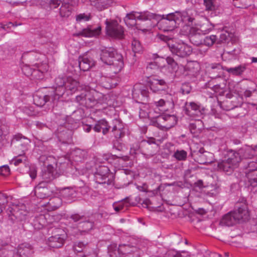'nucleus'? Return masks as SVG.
Here are the masks:
<instances>
[{
    "label": "nucleus",
    "instance_id": "nucleus-63",
    "mask_svg": "<svg viewBox=\"0 0 257 257\" xmlns=\"http://www.w3.org/2000/svg\"><path fill=\"white\" fill-rule=\"evenodd\" d=\"M166 61H167V63L169 65H171L173 68L175 69L177 67V64L174 61V60L173 58H172L171 57H168L166 59Z\"/></svg>",
    "mask_w": 257,
    "mask_h": 257
},
{
    "label": "nucleus",
    "instance_id": "nucleus-44",
    "mask_svg": "<svg viewBox=\"0 0 257 257\" xmlns=\"http://www.w3.org/2000/svg\"><path fill=\"white\" fill-rule=\"evenodd\" d=\"M216 39V38L215 35L207 36L203 40V44L207 46H211L214 44Z\"/></svg>",
    "mask_w": 257,
    "mask_h": 257
},
{
    "label": "nucleus",
    "instance_id": "nucleus-14",
    "mask_svg": "<svg viewBox=\"0 0 257 257\" xmlns=\"http://www.w3.org/2000/svg\"><path fill=\"white\" fill-rule=\"evenodd\" d=\"M132 94L133 98L138 101L142 100L143 98L148 97L149 91L146 86L144 84L137 83L134 86Z\"/></svg>",
    "mask_w": 257,
    "mask_h": 257
},
{
    "label": "nucleus",
    "instance_id": "nucleus-39",
    "mask_svg": "<svg viewBox=\"0 0 257 257\" xmlns=\"http://www.w3.org/2000/svg\"><path fill=\"white\" fill-rule=\"evenodd\" d=\"M70 77H66L63 75H60L55 79V84L56 86L66 87V83Z\"/></svg>",
    "mask_w": 257,
    "mask_h": 257
},
{
    "label": "nucleus",
    "instance_id": "nucleus-30",
    "mask_svg": "<svg viewBox=\"0 0 257 257\" xmlns=\"http://www.w3.org/2000/svg\"><path fill=\"white\" fill-rule=\"evenodd\" d=\"M218 167L219 169L226 172H230L236 168L230 162H228L227 160L219 162L218 164Z\"/></svg>",
    "mask_w": 257,
    "mask_h": 257
},
{
    "label": "nucleus",
    "instance_id": "nucleus-7",
    "mask_svg": "<svg viewBox=\"0 0 257 257\" xmlns=\"http://www.w3.org/2000/svg\"><path fill=\"white\" fill-rule=\"evenodd\" d=\"M107 34L112 38L121 39L123 38L124 31L123 28L116 21H105Z\"/></svg>",
    "mask_w": 257,
    "mask_h": 257
},
{
    "label": "nucleus",
    "instance_id": "nucleus-45",
    "mask_svg": "<svg viewBox=\"0 0 257 257\" xmlns=\"http://www.w3.org/2000/svg\"><path fill=\"white\" fill-rule=\"evenodd\" d=\"M132 49L134 53H139L142 51V47L140 42L136 39L133 40L132 43Z\"/></svg>",
    "mask_w": 257,
    "mask_h": 257
},
{
    "label": "nucleus",
    "instance_id": "nucleus-55",
    "mask_svg": "<svg viewBox=\"0 0 257 257\" xmlns=\"http://www.w3.org/2000/svg\"><path fill=\"white\" fill-rule=\"evenodd\" d=\"M24 154H22V156H20L18 155V157L12 160L11 163L14 164L15 166H17L21 163L23 160H25V157L23 156Z\"/></svg>",
    "mask_w": 257,
    "mask_h": 257
},
{
    "label": "nucleus",
    "instance_id": "nucleus-1",
    "mask_svg": "<svg viewBox=\"0 0 257 257\" xmlns=\"http://www.w3.org/2000/svg\"><path fill=\"white\" fill-rule=\"evenodd\" d=\"M66 89L71 93L76 91H83L76 96V99L80 104L87 107L94 106L101 96V94L98 92L93 89L90 90L88 86L80 85L78 82L71 77L68 79L66 83Z\"/></svg>",
    "mask_w": 257,
    "mask_h": 257
},
{
    "label": "nucleus",
    "instance_id": "nucleus-21",
    "mask_svg": "<svg viewBox=\"0 0 257 257\" xmlns=\"http://www.w3.org/2000/svg\"><path fill=\"white\" fill-rule=\"evenodd\" d=\"M233 213L235 216L237 217L238 222L244 221L249 219V213L247 207L245 205L239 207L237 210L233 211Z\"/></svg>",
    "mask_w": 257,
    "mask_h": 257
},
{
    "label": "nucleus",
    "instance_id": "nucleus-9",
    "mask_svg": "<svg viewBox=\"0 0 257 257\" xmlns=\"http://www.w3.org/2000/svg\"><path fill=\"white\" fill-rule=\"evenodd\" d=\"M208 32L199 28L198 26L191 27L189 29V37L190 42L196 46L203 44V35Z\"/></svg>",
    "mask_w": 257,
    "mask_h": 257
},
{
    "label": "nucleus",
    "instance_id": "nucleus-41",
    "mask_svg": "<svg viewBox=\"0 0 257 257\" xmlns=\"http://www.w3.org/2000/svg\"><path fill=\"white\" fill-rule=\"evenodd\" d=\"M65 90H66V87L56 86L54 94L53 96V99L58 100L61 96L63 95Z\"/></svg>",
    "mask_w": 257,
    "mask_h": 257
},
{
    "label": "nucleus",
    "instance_id": "nucleus-11",
    "mask_svg": "<svg viewBox=\"0 0 257 257\" xmlns=\"http://www.w3.org/2000/svg\"><path fill=\"white\" fill-rule=\"evenodd\" d=\"M13 143L16 145V154L21 156L22 154H24V152L28 149L30 140L20 135H17L13 139Z\"/></svg>",
    "mask_w": 257,
    "mask_h": 257
},
{
    "label": "nucleus",
    "instance_id": "nucleus-25",
    "mask_svg": "<svg viewBox=\"0 0 257 257\" xmlns=\"http://www.w3.org/2000/svg\"><path fill=\"white\" fill-rule=\"evenodd\" d=\"M49 191L45 186L44 182L40 183L35 189L36 196L40 198H44L49 195Z\"/></svg>",
    "mask_w": 257,
    "mask_h": 257
},
{
    "label": "nucleus",
    "instance_id": "nucleus-47",
    "mask_svg": "<svg viewBox=\"0 0 257 257\" xmlns=\"http://www.w3.org/2000/svg\"><path fill=\"white\" fill-rule=\"evenodd\" d=\"M109 171V170L107 167L101 166L97 170V175L102 176L103 178H105L107 177Z\"/></svg>",
    "mask_w": 257,
    "mask_h": 257
},
{
    "label": "nucleus",
    "instance_id": "nucleus-62",
    "mask_svg": "<svg viewBox=\"0 0 257 257\" xmlns=\"http://www.w3.org/2000/svg\"><path fill=\"white\" fill-rule=\"evenodd\" d=\"M61 4V1L59 0H51L50 2V6L54 9L57 8Z\"/></svg>",
    "mask_w": 257,
    "mask_h": 257
},
{
    "label": "nucleus",
    "instance_id": "nucleus-35",
    "mask_svg": "<svg viewBox=\"0 0 257 257\" xmlns=\"http://www.w3.org/2000/svg\"><path fill=\"white\" fill-rule=\"evenodd\" d=\"M203 127V125L202 121L198 119L195 121L194 123L190 124V131L192 134H195L199 133Z\"/></svg>",
    "mask_w": 257,
    "mask_h": 257
},
{
    "label": "nucleus",
    "instance_id": "nucleus-59",
    "mask_svg": "<svg viewBox=\"0 0 257 257\" xmlns=\"http://www.w3.org/2000/svg\"><path fill=\"white\" fill-rule=\"evenodd\" d=\"M7 202V197L3 194H0V213L3 210V205H4Z\"/></svg>",
    "mask_w": 257,
    "mask_h": 257
},
{
    "label": "nucleus",
    "instance_id": "nucleus-17",
    "mask_svg": "<svg viewBox=\"0 0 257 257\" xmlns=\"http://www.w3.org/2000/svg\"><path fill=\"white\" fill-rule=\"evenodd\" d=\"M156 104L157 107H160L161 111H167L173 107V97L171 95H169L166 99H160L156 102Z\"/></svg>",
    "mask_w": 257,
    "mask_h": 257
},
{
    "label": "nucleus",
    "instance_id": "nucleus-37",
    "mask_svg": "<svg viewBox=\"0 0 257 257\" xmlns=\"http://www.w3.org/2000/svg\"><path fill=\"white\" fill-rule=\"evenodd\" d=\"M60 194L64 198L68 200L73 198V196L75 194V191L69 188H64L60 191Z\"/></svg>",
    "mask_w": 257,
    "mask_h": 257
},
{
    "label": "nucleus",
    "instance_id": "nucleus-4",
    "mask_svg": "<svg viewBox=\"0 0 257 257\" xmlns=\"http://www.w3.org/2000/svg\"><path fill=\"white\" fill-rule=\"evenodd\" d=\"M159 38L164 41L167 42L172 53L179 57H185L192 53V50L191 47L184 43L171 44L170 41L171 38L163 35H160Z\"/></svg>",
    "mask_w": 257,
    "mask_h": 257
},
{
    "label": "nucleus",
    "instance_id": "nucleus-13",
    "mask_svg": "<svg viewBox=\"0 0 257 257\" xmlns=\"http://www.w3.org/2000/svg\"><path fill=\"white\" fill-rule=\"evenodd\" d=\"M185 111L191 117H201L205 112V109L201 108L194 102L186 103Z\"/></svg>",
    "mask_w": 257,
    "mask_h": 257
},
{
    "label": "nucleus",
    "instance_id": "nucleus-6",
    "mask_svg": "<svg viewBox=\"0 0 257 257\" xmlns=\"http://www.w3.org/2000/svg\"><path fill=\"white\" fill-rule=\"evenodd\" d=\"M11 219L14 221L16 219L22 221L25 219L28 212L26 206L23 204L12 205L7 210Z\"/></svg>",
    "mask_w": 257,
    "mask_h": 257
},
{
    "label": "nucleus",
    "instance_id": "nucleus-46",
    "mask_svg": "<svg viewBox=\"0 0 257 257\" xmlns=\"http://www.w3.org/2000/svg\"><path fill=\"white\" fill-rule=\"evenodd\" d=\"M129 203V199L128 198H126L121 202H119L117 206H114V209L116 212L122 209L124 206L126 207L128 206V203Z\"/></svg>",
    "mask_w": 257,
    "mask_h": 257
},
{
    "label": "nucleus",
    "instance_id": "nucleus-19",
    "mask_svg": "<svg viewBox=\"0 0 257 257\" xmlns=\"http://www.w3.org/2000/svg\"><path fill=\"white\" fill-rule=\"evenodd\" d=\"M116 54L117 53L113 48L105 49L102 50L100 58L104 63L110 64L111 61L114 59Z\"/></svg>",
    "mask_w": 257,
    "mask_h": 257
},
{
    "label": "nucleus",
    "instance_id": "nucleus-50",
    "mask_svg": "<svg viewBox=\"0 0 257 257\" xmlns=\"http://www.w3.org/2000/svg\"><path fill=\"white\" fill-rule=\"evenodd\" d=\"M174 157L178 160H184L187 157V153L184 151H177L174 154Z\"/></svg>",
    "mask_w": 257,
    "mask_h": 257
},
{
    "label": "nucleus",
    "instance_id": "nucleus-12",
    "mask_svg": "<svg viewBox=\"0 0 257 257\" xmlns=\"http://www.w3.org/2000/svg\"><path fill=\"white\" fill-rule=\"evenodd\" d=\"M256 163L250 162L246 169L245 174L247 179L248 186L255 187L257 186V169Z\"/></svg>",
    "mask_w": 257,
    "mask_h": 257
},
{
    "label": "nucleus",
    "instance_id": "nucleus-64",
    "mask_svg": "<svg viewBox=\"0 0 257 257\" xmlns=\"http://www.w3.org/2000/svg\"><path fill=\"white\" fill-rule=\"evenodd\" d=\"M150 204H151V201L149 199H145L142 203V205L144 207H146L148 209H150L149 206Z\"/></svg>",
    "mask_w": 257,
    "mask_h": 257
},
{
    "label": "nucleus",
    "instance_id": "nucleus-60",
    "mask_svg": "<svg viewBox=\"0 0 257 257\" xmlns=\"http://www.w3.org/2000/svg\"><path fill=\"white\" fill-rule=\"evenodd\" d=\"M89 20V16L85 15L84 14H79L76 16V20L79 22L81 21H87Z\"/></svg>",
    "mask_w": 257,
    "mask_h": 257
},
{
    "label": "nucleus",
    "instance_id": "nucleus-27",
    "mask_svg": "<svg viewBox=\"0 0 257 257\" xmlns=\"http://www.w3.org/2000/svg\"><path fill=\"white\" fill-rule=\"evenodd\" d=\"M72 13V7L68 2H64L62 4L60 9V15L61 17L67 18Z\"/></svg>",
    "mask_w": 257,
    "mask_h": 257
},
{
    "label": "nucleus",
    "instance_id": "nucleus-28",
    "mask_svg": "<svg viewBox=\"0 0 257 257\" xmlns=\"http://www.w3.org/2000/svg\"><path fill=\"white\" fill-rule=\"evenodd\" d=\"M61 205V199L58 197H54L50 200L46 205V207L48 210L53 211L59 208Z\"/></svg>",
    "mask_w": 257,
    "mask_h": 257
},
{
    "label": "nucleus",
    "instance_id": "nucleus-36",
    "mask_svg": "<svg viewBox=\"0 0 257 257\" xmlns=\"http://www.w3.org/2000/svg\"><path fill=\"white\" fill-rule=\"evenodd\" d=\"M122 125L118 122L117 125H115L113 128L112 131L114 132V135L116 138H120L124 135V129L122 127Z\"/></svg>",
    "mask_w": 257,
    "mask_h": 257
},
{
    "label": "nucleus",
    "instance_id": "nucleus-34",
    "mask_svg": "<svg viewBox=\"0 0 257 257\" xmlns=\"http://www.w3.org/2000/svg\"><path fill=\"white\" fill-rule=\"evenodd\" d=\"M136 250V248L134 246H131L130 245H120L118 248L117 252L119 254H128L132 252H134Z\"/></svg>",
    "mask_w": 257,
    "mask_h": 257
},
{
    "label": "nucleus",
    "instance_id": "nucleus-10",
    "mask_svg": "<svg viewBox=\"0 0 257 257\" xmlns=\"http://www.w3.org/2000/svg\"><path fill=\"white\" fill-rule=\"evenodd\" d=\"M71 218L75 222L80 221L78 224V229L81 232H88L91 230L94 226V222L89 219H86L83 216L78 214H74Z\"/></svg>",
    "mask_w": 257,
    "mask_h": 257
},
{
    "label": "nucleus",
    "instance_id": "nucleus-48",
    "mask_svg": "<svg viewBox=\"0 0 257 257\" xmlns=\"http://www.w3.org/2000/svg\"><path fill=\"white\" fill-rule=\"evenodd\" d=\"M186 68L188 69L189 71L195 73L198 71L199 65L196 62H190L187 64Z\"/></svg>",
    "mask_w": 257,
    "mask_h": 257
},
{
    "label": "nucleus",
    "instance_id": "nucleus-5",
    "mask_svg": "<svg viewBox=\"0 0 257 257\" xmlns=\"http://www.w3.org/2000/svg\"><path fill=\"white\" fill-rule=\"evenodd\" d=\"M177 122V118L173 115L163 114L158 116L153 121L154 124L162 130L167 131L173 127Z\"/></svg>",
    "mask_w": 257,
    "mask_h": 257
},
{
    "label": "nucleus",
    "instance_id": "nucleus-26",
    "mask_svg": "<svg viewBox=\"0 0 257 257\" xmlns=\"http://www.w3.org/2000/svg\"><path fill=\"white\" fill-rule=\"evenodd\" d=\"M165 86V82L163 80L153 79L150 81V88L154 92L163 90Z\"/></svg>",
    "mask_w": 257,
    "mask_h": 257
},
{
    "label": "nucleus",
    "instance_id": "nucleus-16",
    "mask_svg": "<svg viewBox=\"0 0 257 257\" xmlns=\"http://www.w3.org/2000/svg\"><path fill=\"white\" fill-rule=\"evenodd\" d=\"M111 71L113 73L116 74L119 73L123 66V62L122 61V56L119 54H116L114 60H112L110 64Z\"/></svg>",
    "mask_w": 257,
    "mask_h": 257
},
{
    "label": "nucleus",
    "instance_id": "nucleus-51",
    "mask_svg": "<svg viewBox=\"0 0 257 257\" xmlns=\"http://www.w3.org/2000/svg\"><path fill=\"white\" fill-rule=\"evenodd\" d=\"M82 156V151L79 149H77L73 151L71 153L72 158L75 161H78Z\"/></svg>",
    "mask_w": 257,
    "mask_h": 257
},
{
    "label": "nucleus",
    "instance_id": "nucleus-56",
    "mask_svg": "<svg viewBox=\"0 0 257 257\" xmlns=\"http://www.w3.org/2000/svg\"><path fill=\"white\" fill-rule=\"evenodd\" d=\"M22 70L23 72L27 76L34 75L36 76V74L34 73V71H32L31 69L30 68L29 66L26 65L22 67Z\"/></svg>",
    "mask_w": 257,
    "mask_h": 257
},
{
    "label": "nucleus",
    "instance_id": "nucleus-58",
    "mask_svg": "<svg viewBox=\"0 0 257 257\" xmlns=\"http://www.w3.org/2000/svg\"><path fill=\"white\" fill-rule=\"evenodd\" d=\"M204 4L207 10L211 11L214 9L212 0H204Z\"/></svg>",
    "mask_w": 257,
    "mask_h": 257
},
{
    "label": "nucleus",
    "instance_id": "nucleus-52",
    "mask_svg": "<svg viewBox=\"0 0 257 257\" xmlns=\"http://www.w3.org/2000/svg\"><path fill=\"white\" fill-rule=\"evenodd\" d=\"M93 5L98 11H101L106 9L103 1H96V2H94Z\"/></svg>",
    "mask_w": 257,
    "mask_h": 257
},
{
    "label": "nucleus",
    "instance_id": "nucleus-20",
    "mask_svg": "<svg viewBox=\"0 0 257 257\" xmlns=\"http://www.w3.org/2000/svg\"><path fill=\"white\" fill-rule=\"evenodd\" d=\"M94 65L95 62L91 58H89L86 56H83L79 58V66L82 71H87L94 66Z\"/></svg>",
    "mask_w": 257,
    "mask_h": 257
},
{
    "label": "nucleus",
    "instance_id": "nucleus-42",
    "mask_svg": "<svg viewBox=\"0 0 257 257\" xmlns=\"http://www.w3.org/2000/svg\"><path fill=\"white\" fill-rule=\"evenodd\" d=\"M214 69H216V75L214 76L215 77H219L222 73V67L221 65L219 63L217 64H212L208 71L211 73H214L213 70Z\"/></svg>",
    "mask_w": 257,
    "mask_h": 257
},
{
    "label": "nucleus",
    "instance_id": "nucleus-32",
    "mask_svg": "<svg viewBox=\"0 0 257 257\" xmlns=\"http://www.w3.org/2000/svg\"><path fill=\"white\" fill-rule=\"evenodd\" d=\"M94 130L97 132H100L101 130L103 134H105L108 130L107 122L104 120L99 121L95 125Z\"/></svg>",
    "mask_w": 257,
    "mask_h": 257
},
{
    "label": "nucleus",
    "instance_id": "nucleus-38",
    "mask_svg": "<svg viewBox=\"0 0 257 257\" xmlns=\"http://www.w3.org/2000/svg\"><path fill=\"white\" fill-rule=\"evenodd\" d=\"M225 70L233 75H239L244 71L245 67L240 65L234 68H225Z\"/></svg>",
    "mask_w": 257,
    "mask_h": 257
},
{
    "label": "nucleus",
    "instance_id": "nucleus-3",
    "mask_svg": "<svg viewBox=\"0 0 257 257\" xmlns=\"http://www.w3.org/2000/svg\"><path fill=\"white\" fill-rule=\"evenodd\" d=\"M193 19L190 17L188 14L184 12H176L170 13L163 18L157 23V26L163 31H170L177 28L182 22H192Z\"/></svg>",
    "mask_w": 257,
    "mask_h": 257
},
{
    "label": "nucleus",
    "instance_id": "nucleus-40",
    "mask_svg": "<svg viewBox=\"0 0 257 257\" xmlns=\"http://www.w3.org/2000/svg\"><path fill=\"white\" fill-rule=\"evenodd\" d=\"M158 68L156 62H151L146 68V73L148 75H153L158 70Z\"/></svg>",
    "mask_w": 257,
    "mask_h": 257
},
{
    "label": "nucleus",
    "instance_id": "nucleus-23",
    "mask_svg": "<svg viewBox=\"0 0 257 257\" xmlns=\"http://www.w3.org/2000/svg\"><path fill=\"white\" fill-rule=\"evenodd\" d=\"M34 66L37 70H34V73L36 75L37 73H40L41 75L37 78L38 79L43 78V74L46 73L49 70V66L47 61H43L42 63H37Z\"/></svg>",
    "mask_w": 257,
    "mask_h": 257
},
{
    "label": "nucleus",
    "instance_id": "nucleus-53",
    "mask_svg": "<svg viewBox=\"0 0 257 257\" xmlns=\"http://www.w3.org/2000/svg\"><path fill=\"white\" fill-rule=\"evenodd\" d=\"M45 217H46V222H47V225L48 224L52 223L54 221H57L60 218L59 216H57L56 217V218H54V217L53 215H52L50 214H45Z\"/></svg>",
    "mask_w": 257,
    "mask_h": 257
},
{
    "label": "nucleus",
    "instance_id": "nucleus-29",
    "mask_svg": "<svg viewBox=\"0 0 257 257\" xmlns=\"http://www.w3.org/2000/svg\"><path fill=\"white\" fill-rule=\"evenodd\" d=\"M50 99L48 95H43L36 94L34 96V102L38 106H43Z\"/></svg>",
    "mask_w": 257,
    "mask_h": 257
},
{
    "label": "nucleus",
    "instance_id": "nucleus-43",
    "mask_svg": "<svg viewBox=\"0 0 257 257\" xmlns=\"http://www.w3.org/2000/svg\"><path fill=\"white\" fill-rule=\"evenodd\" d=\"M101 83L103 86L106 88L109 89L115 86L116 84L112 82V80L110 78H102Z\"/></svg>",
    "mask_w": 257,
    "mask_h": 257
},
{
    "label": "nucleus",
    "instance_id": "nucleus-2",
    "mask_svg": "<svg viewBox=\"0 0 257 257\" xmlns=\"http://www.w3.org/2000/svg\"><path fill=\"white\" fill-rule=\"evenodd\" d=\"M124 21L128 26H136L142 31H148L156 24L155 16L149 13L132 12L126 16Z\"/></svg>",
    "mask_w": 257,
    "mask_h": 257
},
{
    "label": "nucleus",
    "instance_id": "nucleus-8",
    "mask_svg": "<svg viewBox=\"0 0 257 257\" xmlns=\"http://www.w3.org/2000/svg\"><path fill=\"white\" fill-rule=\"evenodd\" d=\"M252 151H253L250 149H247V150L241 149L237 152L233 151H229L227 154V160L228 162H230L236 168L242 158H250L249 152Z\"/></svg>",
    "mask_w": 257,
    "mask_h": 257
},
{
    "label": "nucleus",
    "instance_id": "nucleus-33",
    "mask_svg": "<svg viewBox=\"0 0 257 257\" xmlns=\"http://www.w3.org/2000/svg\"><path fill=\"white\" fill-rule=\"evenodd\" d=\"M47 225L45 214H41L34 221V226L36 228L41 229Z\"/></svg>",
    "mask_w": 257,
    "mask_h": 257
},
{
    "label": "nucleus",
    "instance_id": "nucleus-18",
    "mask_svg": "<svg viewBox=\"0 0 257 257\" xmlns=\"http://www.w3.org/2000/svg\"><path fill=\"white\" fill-rule=\"evenodd\" d=\"M196 155L197 156V161L201 164H207L212 162V154L210 152L204 151L203 149H200Z\"/></svg>",
    "mask_w": 257,
    "mask_h": 257
},
{
    "label": "nucleus",
    "instance_id": "nucleus-61",
    "mask_svg": "<svg viewBox=\"0 0 257 257\" xmlns=\"http://www.w3.org/2000/svg\"><path fill=\"white\" fill-rule=\"evenodd\" d=\"M30 176L32 179H35L37 176V170L35 167L32 166L30 168Z\"/></svg>",
    "mask_w": 257,
    "mask_h": 257
},
{
    "label": "nucleus",
    "instance_id": "nucleus-57",
    "mask_svg": "<svg viewBox=\"0 0 257 257\" xmlns=\"http://www.w3.org/2000/svg\"><path fill=\"white\" fill-rule=\"evenodd\" d=\"M230 34L227 32H225L224 33L221 34L220 36V38L218 42L222 43L225 42L228 40V38L230 37Z\"/></svg>",
    "mask_w": 257,
    "mask_h": 257
},
{
    "label": "nucleus",
    "instance_id": "nucleus-15",
    "mask_svg": "<svg viewBox=\"0 0 257 257\" xmlns=\"http://www.w3.org/2000/svg\"><path fill=\"white\" fill-rule=\"evenodd\" d=\"M56 166L57 164L54 162L53 164L48 165L46 169L42 171L41 176L44 181L48 182L56 177Z\"/></svg>",
    "mask_w": 257,
    "mask_h": 257
},
{
    "label": "nucleus",
    "instance_id": "nucleus-22",
    "mask_svg": "<svg viewBox=\"0 0 257 257\" xmlns=\"http://www.w3.org/2000/svg\"><path fill=\"white\" fill-rule=\"evenodd\" d=\"M238 222L237 217L235 216L233 212H229L225 215L220 221L222 225L232 226Z\"/></svg>",
    "mask_w": 257,
    "mask_h": 257
},
{
    "label": "nucleus",
    "instance_id": "nucleus-31",
    "mask_svg": "<svg viewBox=\"0 0 257 257\" xmlns=\"http://www.w3.org/2000/svg\"><path fill=\"white\" fill-rule=\"evenodd\" d=\"M63 243V239L59 236H52L49 239V245L52 247H60Z\"/></svg>",
    "mask_w": 257,
    "mask_h": 257
},
{
    "label": "nucleus",
    "instance_id": "nucleus-24",
    "mask_svg": "<svg viewBox=\"0 0 257 257\" xmlns=\"http://www.w3.org/2000/svg\"><path fill=\"white\" fill-rule=\"evenodd\" d=\"M101 31V27H98L96 29H91L90 28L84 29L81 32L75 34L76 36H82L85 37H91L98 36Z\"/></svg>",
    "mask_w": 257,
    "mask_h": 257
},
{
    "label": "nucleus",
    "instance_id": "nucleus-54",
    "mask_svg": "<svg viewBox=\"0 0 257 257\" xmlns=\"http://www.w3.org/2000/svg\"><path fill=\"white\" fill-rule=\"evenodd\" d=\"M10 173V170L8 166L4 165L0 167V175L2 176H8Z\"/></svg>",
    "mask_w": 257,
    "mask_h": 257
},
{
    "label": "nucleus",
    "instance_id": "nucleus-49",
    "mask_svg": "<svg viewBox=\"0 0 257 257\" xmlns=\"http://www.w3.org/2000/svg\"><path fill=\"white\" fill-rule=\"evenodd\" d=\"M86 244L81 241L76 242L73 245V249L75 252H80L85 248Z\"/></svg>",
    "mask_w": 257,
    "mask_h": 257
}]
</instances>
